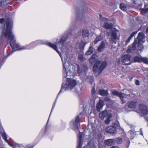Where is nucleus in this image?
<instances>
[{"mask_svg":"<svg viewBox=\"0 0 148 148\" xmlns=\"http://www.w3.org/2000/svg\"><path fill=\"white\" fill-rule=\"evenodd\" d=\"M137 45V40H135L132 44V45L128 47L127 50L126 51L128 53H130L132 52L133 51H134L136 48V45Z\"/></svg>","mask_w":148,"mask_h":148,"instance_id":"ddd939ff","label":"nucleus"},{"mask_svg":"<svg viewBox=\"0 0 148 148\" xmlns=\"http://www.w3.org/2000/svg\"><path fill=\"white\" fill-rule=\"evenodd\" d=\"M140 10L141 13L143 14H145L148 12V8H141Z\"/></svg>","mask_w":148,"mask_h":148,"instance_id":"7c9ffc66","label":"nucleus"},{"mask_svg":"<svg viewBox=\"0 0 148 148\" xmlns=\"http://www.w3.org/2000/svg\"><path fill=\"white\" fill-rule=\"evenodd\" d=\"M121 127L119 123L116 122L113 124L112 125L109 126L106 129V132L110 134H115L116 132V129H120Z\"/></svg>","mask_w":148,"mask_h":148,"instance_id":"20e7f679","label":"nucleus"},{"mask_svg":"<svg viewBox=\"0 0 148 148\" xmlns=\"http://www.w3.org/2000/svg\"><path fill=\"white\" fill-rule=\"evenodd\" d=\"M115 139H109L106 140L105 141L104 143L106 145L108 146H111L114 144Z\"/></svg>","mask_w":148,"mask_h":148,"instance_id":"aec40b11","label":"nucleus"},{"mask_svg":"<svg viewBox=\"0 0 148 148\" xmlns=\"http://www.w3.org/2000/svg\"><path fill=\"white\" fill-rule=\"evenodd\" d=\"M88 137L87 136H85L83 134L82 132H79L77 135V148H81L82 147L81 140L82 139H84L85 138V140H86L87 138L85 137Z\"/></svg>","mask_w":148,"mask_h":148,"instance_id":"9d476101","label":"nucleus"},{"mask_svg":"<svg viewBox=\"0 0 148 148\" xmlns=\"http://www.w3.org/2000/svg\"><path fill=\"white\" fill-rule=\"evenodd\" d=\"M94 79V77L92 76H90L88 77L87 79H88V82L90 83L91 84H92L93 82Z\"/></svg>","mask_w":148,"mask_h":148,"instance_id":"2f4dec72","label":"nucleus"},{"mask_svg":"<svg viewBox=\"0 0 148 148\" xmlns=\"http://www.w3.org/2000/svg\"><path fill=\"white\" fill-rule=\"evenodd\" d=\"M74 37H75V38H76V37H77V36H74Z\"/></svg>","mask_w":148,"mask_h":148,"instance_id":"3c124183","label":"nucleus"},{"mask_svg":"<svg viewBox=\"0 0 148 148\" xmlns=\"http://www.w3.org/2000/svg\"><path fill=\"white\" fill-rule=\"evenodd\" d=\"M111 115H108L107 119L105 121V123L106 124H108L111 120Z\"/></svg>","mask_w":148,"mask_h":148,"instance_id":"c756f323","label":"nucleus"},{"mask_svg":"<svg viewBox=\"0 0 148 148\" xmlns=\"http://www.w3.org/2000/svg\"><path fill=\"white\" fill-rule=\"evenodd\" d=\"M55 106V104H54L53 105V107H52V110H51V113H50V114H51V112H52V110H53V108H54V107ZM50 115H51V114H50V115L49 116H50ZM49 117H50V116H49Z\"/></svg>","mask_w":148,"mask_h":148,"instance_id":"79ce46f5","label":"nucleus"},{"mask_svg":"<svg viewBox=\"0 0 148 148\" xmlns=\"http://www.w3.org/2000/svg\"><path fill=\"white\" fill-rule=\"evenodd\" d=\"M118 31L115 29H113L112 30V34L110 40V42L112 44H116L117 39L118 36L117 35V32Z\"/></svg>","mask_w":148,"mask_h":148,"instance_id":"1a4fd4ad","label":"nucleus"},{"mask_svg":"<svg viewBox=\"0 0 148 148\" xmlns=\"http://www.w3.org/2000/svg\"><path fill=\"white\" fill-rule=\"evenodd\" d=\"M112 94L114 95L119 97L121 99L123 103L125 102L123 98L126 97V95L124 93L119 92L116 90H114L112 92Z\"/></svg>","mask_w":148,"mask_h":148,"instance_id":"9b49d317","label":"nucleus"},{"mask_svg":"<svg viewBox=\"0 0 148 148\" xmlns=\"http://www.w3.org/2000/svg\"><path fill=\"white\" fill-rule=\"evenodd\" d=\"M6 142H7V143L8 144V145H9L10 146L12 147L13 148H15V146L14 145L12 144V143H11L10 142H9L8 140Z\"/></svg>","mask_w":148,"mask_h":148,"instance_id":"c9c22d12","label":"nucleus"},{"mask_svg":"<svg viewBox=\"0 0 148 148\" xmlns=\"http://www.w3.org/2000/svg\"><path fill=\"white\" fill-rule=\"evenodd\" d=\"M86 44V43L85 42L83 41H82L80 45L79 46V48L80 49H83Z\"/></svg>","mask_w":148,"mask_h":148,"instance_id":"f704fd0d","label":"nucleus"},{"mask_svg":"<svg viewBox=\"0 0 148 148\" xmlns=\"http://www.w3.org/2000/svg\"><path fill=\"white\" fill-rule=\"evenodd\" d=\"M3 3V2L2 1H0V6H1L2 5Z\"/></svg>","mask_w":148,"mask_h":148,"instance_id":"37998d69","label":"nucleus"},{"mask_svg":"<svg viewBox=\"0 0 148 148\" xmlns=\"http://www.w3.org/2000/svg\"><path fill=\"white\" fill-rule=\"evenodd\" d=\"M104 100L105 101H110V99L106 97L104 99Z\"/></svg>","mask_w":148,"mask_h":148,"instance_id":"4c0bfd02","label":"nucleus"},{"mask_svg":"<svg viewBox=\"0 0 148 148\" xmlns=\"http://www.w3.org/2000/svg\"><path fill=\"white\" fill-rule=\"evenodd\" d=\"M139 109L140 112L144 115H147L148 113L147 107L144 104H141L139 106Z\"/></svg>","mask_w":148,"mask_h":148,"instance_id":"4468645a","label":"nucleus"},{"mask_svg":"<svg viewBox=\"0 0 148 148\" xmlns=\"http://www.w3.org/2000/svg\"><path fill=\"white\" fill-rule=\"evenodd\" d=\"M61 58L63 67V80H66V79L67 80L66 83H63L61 88L58 95L62 92H64L69 90H71L75 87L77 84L76 81L75 80L67 77L73 76L75 69V66L71 64L69 62L70 59L69 53L66 54L64 56H61Z\"/></svg>","mask_w":148,"mask_h":148,"instance_id":"f03ea898","label":"nucleus"},{"mask_svg":"<svg viewBox=\"0 0 148 148\" xmlns=\"http://www.w3.org/2000/svg\"><path fill=\"white\" fill-rule=\"evenodd\" d=\"M107 42L106 40L102 41L99 47H98L97 50L99 52L102 51L105 47V44H106Z\"/></svg>","mask_w":148,"mask_h":148,"instance_id":"a211bd4d","label":"nucleus"},{"mask_svg":"<svg viewBox=\"0 0 148 148\" xmlns=\"http://www.w3.org/2000/svg\"><path fill=\"white\" fill-rule=\"evenodd\" d=\"M103 39V37L101 34L98 35L94 41V44H97L99 41L102 40Z\"/></svg>","mask_w":148,"mask_h":148,"instance_id":"393cba45","label":"nucleus"},{"mask_svg":"<svg viewBox=\"0 0 148 148\" xmlns=\"http://www.w3.org/2000/svg\"><path fill=\"white\" fill-rule=\"evenodd\" d=\"M93 51V47L90 46L88 50V51L86 52V54L87 55H89L91 54Z\"/></svg>","mask_w":148,"mask_h":148,"instance_id":"cd10ccee","label":"nucleus"},{"mask_svg":"<svg viewBox=\"0 0 148 148\" xmlns=\"http://www.w3.org/2000/svg\"><path fill=\"white\" fill-rule=\"evenodd\" d=\"M137 103L136 101H131L128 103V106L129 108H134L137 106Z\"/></svg>","mask_w":148,"mask_h":148,"instance_id":"4be33fe9","label":"nucleus"},{"mask_svg":"<svg viewBox=\"0 0 148 148\" xmlns=\"http://www.w3.org/2000/svg\"><path fill=\"white\" fill-rule=\"evenodd\" d=\"M97 56L95 54H93L89 60V61L91 64H93L95 62H97L98 61L97 60Z\"/></svg>","mask_w":148,"mask_h":148,"instance_id":"6ab92c4d","label":"nucleus"},{"mask_svg":"<svg viewBox=\"0 0 148 148\" xmlns=\"http://www.w3.org/2000/svg\"><path fill=\"white\" fill-rule=\"evenodd\" d=\"M92 97L90 99V102L91 103L94 105L95 99L97 98L96 94L94 88H93L92 90Z\"/></svg>","mask_w":148,"mask_h":148,"instance_id":"2eb2a0df","label":"nucleus"},{"mask_svg":"<svg viewBox=\"0 0 148 148\" xmlns=\"http://www.w3.org/2000/svg\"><path fill=\"white\" fill-rule=\"evenodd\" d=\"M119 63H120V62L119 61L117 62V64H119Z\"/></svg>","mask_w":148,"mask_h":148,"instance_id":"8fccbe9b","label":"nucleus"},{"mask_svg":"<svg viewBox=\"0 0 148 148\" xmlns=\"http://www.w3.org/2000/svg\"><path fill=\"white\" fill-rule=\"evenodd\" d=\"M78 58L79 60H82L84 58L83 55V54H80L78 56Z\"/></svg>","mask_w":148,"mask_h":148,"instance_id":"e433bc0d","label":"nucleus"},{"mask_svg":"<svg viewBox=\"0 0 148 148\" xmlns=\"http://www.w3.org/2000/svg\"><path fill=\"white\" fill-rule=\"evenodd\" d=\"M33 146L32 145H29L26 147H25L23 145H20L18 148H33Z\"/></svg>","mask_w":148,"mask_h":148,"instance_id":"473e14b6","label":"nucleus"},{"mask_svg":"<svg viewBox=\"0 0 148 148\" xmlns=\"http://www.w3.org/2000/svg\"><path fill=\"white\" fill-rule=\"evenodd\" d=\"M0 133L1 134V136L5 142L7 141L8 140L7 139V135L4 132V130H3L2 132L0 131Z\"/></svg>","mask_w":148,"mask_h":148,"instance_id":"bb28decb","label":"nucleus"},{"mask_svg":"<svg viewBox=\"0 0 148 148\" xmlns=\"http://www.w3.org/2000/svg\"><path fill=\"white\" fill-rule=\"evenodd\" d=\"M0 23L2 25V27H5L6 23V28L3 30L1 37L0 38V45L3 43L5 39L10 41V45L12 48V51L8 54L10 55L14 51H20L32 49L36 45L40 44H46L51 47L59 54L60 57L64 56L70 51V45L69 43H66V40L65 36H62L60 40L56 44L54 45L46 40H38L32 42L29 45L21 46L16 42L15 36L12 32V28L13 25V21L12 19L8 18L5 20L3 18L0 19Z\"/></svg>","mask_w":148,"mask_h":148,"instance_id":"f257e3e1","label":"nucleus"},{"mask_svg":"<svg viewBox=\"0 0 148 148\" xmlns=\"http://www.w3.org/2000/svg\"><path fill=\"white\" fill-rule=\"evenodd\" d=\"M81 68L83 69L84 71L80 70V67L77 66V72L80 78L83 80L84 79L83 77H85V72L88 70V67L86 65H85L82 67Z\"/></svg>","mask_w":148,"mask_h":148,"instance_id":"6e6552de","label":"nucleus"},{"mask_svg":"<svg viewBox=\"0 0 148 148\" xmlns=\"http://www.w3.org/2000/svg\"><path fill=\"white\" fill-rule=\"evenodd\" d=\"M127 143L128 144V145H129L130 142V141L128 138H127Z\"/></svg>","mask_w":148,"mask_h":148,"instance_id":"ea45409f","label":"nucleus"},{"mask_svg":"<svg viewBox=\"0 0 148 148\" xmlns=\"http://www.w3.org/2000/svg\"><path fill=\"white\" fill-rule=\"evenodd\" d=\"M134 62H143L145 63L148 64V60L147 58H142L140 56H135L134 58Z\"/></svg>","mask_w":148,"mask_h":148,"instance_id":"f8f14e48","label":"nucleus"},{"mask_svg":"<svg viewBox=\"0 0 148 148\" xmlns=\"http://www.w3.org/2000/svg\"><path fill=\"white\" fill-rule=\"evenodd\" d=\"M73 28V27L72 26L71 27H70V30H71V29H72V28Z\"/></svg>","mask_w":148,"mask_h":148,"instance_id":"49530a36","label":"nucleus"},{"mask_svg":"<svg viewBox=\"0 0 148 148\" xmlns=\"http://www.w3.org/2000/svg\"><path fill=\"white\" fill-rule=\"evenodd\" d=\"M131 56L129 54L124 55L121 58L122 62L124 65H130L132 62Z\"/></svg>","mask_w":148,"mask_h":148,"instance_id":"0eeeda50","label":"nucleus"},{"mask_svg":"<svg viewBox=\"0 0 148 148\" xmlns=\"http://www.w3.org/2000/svg\"><path fill=\"white\" fill-rule=\"evenodd\" d=\"M107 65L106 61H104L101 62L100 60L97 61L94 64L93 68V72L99 75Z\"/></svg>","mask_w":148,"mask_h":148,"instance_id":"7ed1b4c3","label":"nucleus"},{"mask_svg":"<svg viewBox=\"0 0 148 148\" xmlns=\"http://www.w3.org/2000/svg\"><path fill=\"white\" fill-rule=\"evenodd\" d=\"M132 0L133 1V2H134V3H136V1H138V0Z\"/></svg>","mask_w":148,"mask_h":148,"instance_id":"c03bdc74","label":"nucleus"},{"mask_svg":"<svg viewBox=\"0 0 148 148\" xmlns=\"http://www.w3.org/2000/svg\"><path fill=\"white\" fill-rule=\"evenodd\" d=\"M121 9L123 10H125L126 9V6L123 3H121L120 5Z\"/></svg>","mask_w":148,"mask_h":148,"instance_id":"72a5a7b5","label":"nucleus"},{"mask_svg":"<svg viewBox=\"0 0 148 148\" xmlns=\"http://www.w3.org/2000/svg\"><path fill=\"white\" fill-rule=\"evenodd\" d=\"M81 33V31L80 30L78 34V35H79Z\"/></svg>","mask_w":148,"mask_h":148,"instance_id":"de8ad7c7","label":"nucleus"},{"mask_svg":"<svg viewBox=\"0 0 148 148\" xmlns=\"http://www.w3.org/2000/svg\"><path fill=\"white\" fill-rule=\"evenodd\" d=\"M135 83L136 85H139L140 84L139 81L138 80H136V81Z\"/></svg>","mask_w":148,"mask_h":148,"instance_id":"58836bf2","label":"nucleus"},{"mask_svg":"<svg viewBox=\"0 0 148 148\" xmlns=\"http://www.w3.org/2000/svg\"><path fill=\"white\" fill-rule=\"evenodd\" d=\"M146 32L148 33V27L146 29Z\"/></svg>","mask_w":148,"mask_h":148,"instance_id":"a18cd8bd","label":"nucleus"},{"mask_svg":"<svg viewBox=\"0 0 148 148\" xmlns=\"http://www.w3.org/2000/svg\"><path fill=\"white\" fill-rule=\"evenodd\" d=\"M82 35L84 37H87L89 35L88 30L86 29H83L82 31Z\"/></svg>","mask_w":148,"mask_h":148,"instance_id":"5701e85b","label":"nucleus"},{"mask_svg":"<svg viewBox=\"0 0 148 148\" xmlns=\"http://www.w3.org/2000/svg\"><path fill=\"white\" fill-rule=\"evenodd\" d=\"M84 112H85V111H84L83 112L80 113L79 114L76 116L75 120V123L74 121H72L70 122V125L72 129L73 130H76L79 128V126L80 125V116L82 114L84 115L85 116H87V114H85L84 113Z\"/></svg>","mask_w":148,"mask_h":148,"instance_id":"39448f33","label":"nucleus"},{"mask_svg":"<svg viewBox=\"0 0 148 148\" xmlns=\"http://www.w3.org/2000/svg\"><path fill=\"white\" fill-rule=\"evenodd\" d=\"M123 139L121 138L118 137L115 139V142L118 144H121L123 142Z\"/></svg>","mask_w":148,"mask_h":148,"instance_id":"c85d7f7f","label":"nucleus"},{"mask_svg":"<svg viewBox=\"0 0 148 148\" xmlns=\"http://www.w3.org/2000/svg\"><path fill=\"white\" fill-rule=\"evenodd\" d=\"M108 115V113L106 110H104L100 112L99 115V116L101 119H103L104 118Z\"/></svg>","mask_w":148,"mask_h":148,"instance_id":"412c9836","label":"nucleus"},{"mask_svg":"<svg viewBox=\"0 0 148 148\" xmlns=\"http://www.w3.org/2000/svg\"><path fill=\"white\" fill-rule=\"evenodd\" d=\"M137 31H135L131 34L130 37L128 38L127 40L126 41V44H128L129 43L132 38L134 36V35L137 33Z\"/></svg>","mask_w":148,"mask_h":148,"instance_id":"a878e982","label":"nucleus"},{"mask_svg":"<svg viewBox=\"0 0 148 148\" xmlns=\"http://www.w3.org/2000/svg\"><path fill=\"white\" fill-rule=\"evenodd\" d=\"M99 94L101 96H107L108 95L107 90H100L99 92Z\"/></svg>","mask_w":148,"mask_h":148,"instance_id":"b1692460","label":"nucleus"},{"mask_svg":"<svg viewBox=\"0 0 148 148\" xmlns=\"http://www.w3.org/2000/svg\"><path fill=\"white\" fill-rule=\"evenodd\" d=\"M104 104L105 103L104 101L101 100H100L97 104L96 110L98 112H100Z\"/></svg>","mask_w":148,"mask_h":148,"instance_id":"dca6fc26","label":"nucleus"},{"mask_svg":"<svg viewBox=\"0 0 148 148\" xmlns=\"http://www.w3.org/2000/svg\"><path fill=\"white\" fill-rule=\"evenodd\" d=\"M78 92H77L76 91V93H78Z\"/></svg>","mask_w":148,"mask_h":148,"instance_id":"603ef678","label":"nucleus"},{"mask_svg":"<svg viewBox=\"0 0 148 148\" xmlns=\"http://www.w3.org/2000/svg\"><path fill=\"white\" fill-rule=\"evenodd\" d=\"M145 35L143 32H139L138 35L137 37V38L138 39V42L137 43V49L138 50H141L140 48H142V49H143V47L141 45L142 43H143L145 42Z\"/></svg>","mask_w":148,"mask_h":148,"instance_id":"423d86ee","label":"nucleus"},{"mask_svg":"<svg viewBox=\"0 0 148 148\" xmlns=\"http://www.w3.org/2000/svg\"><path fill=\"white\" fill-rule=\"evenodd\" d=\"M110 148H119V147L117 146H113L111 147Z\"/></svg>","mask_w":148,"mask_h":148,"instance_id":"a19ab883","label":"nucleus"},{"mask_svg":"<svg viewBox=\"0 0 148 148\" xmlns=\"http://www.w3.org/2000/svg\"><path fill=\"white\" fill-rule=\"evenodd\" d=\"M108 22V19L106 18H104L102 21V23H104V25H103V26L106 29L111 28L112 27V25L111 23L109 24Z\"/></svg>","mask_w":148,"mask_h":148,"instance_id":"f3484780","label":"nucleus"},{"mask_svg":"<svg viewBox=\"0 0 148 148\" xmlns=\"http://www.w3.org/2000/svg\"><path fill=\"white\" fill-rule=\"evenodd\" d=\"M140 134H141V135H143V133H142V132H140Z\"/></svg>","mask_w":148,"mask_h":148,"instance_id":"09e8293b","label":"nucleus"}]
</instances>
